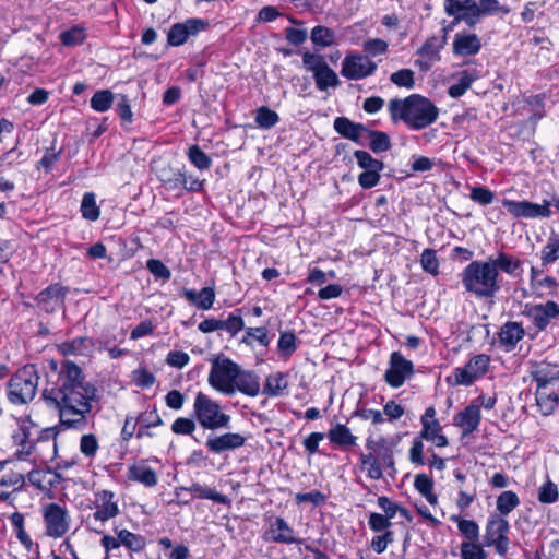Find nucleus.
Returning a JSON list of instances; mask_svg holds the SVG:
<instances>
[{
    "label": "nucleus",
    "instance_id": "nucleus-1",
    "mask_svg": "<svg viewBox=\"0 0 559 559\" xmlns=\"http://www.w3.org/2000/svg\"><path fill=\"white\" fill-rule=\"evenodd\" d=\"M43 400L58 413L63 429L84 430L93 403L99 401L97 388L86 381L82 369L73 361L61 364L56 382L43 391Z\"/></svg>",
    "mask_w": 559,
    "mask_h": 559
},
{
    "label": "nucleus",
    "instance_id": "nucleus-2",
    "mask_svg": "<svg viewBox=\"0 0 559 559\" xmlns=\"http://www.w3.org/2000/svg\"><path fill=\"white\" fill-rule=\"evenodd\" d=\"M388 111L393 123L401 121L412 131L428 128L437 121L440 112L429 98L419 94L391 99Z\"/></svg>",
    "mask_w": 559,
    "mask_h": 559
},
{
    "label": "nucleus",
    "instance_id": "nucleus-3",
    "mask_svg": "<svg viewBox=\"0 0 559 559\" xmlns=\"http://www.w3.org/2000/svg\"><path fill=\"white\" fill-rule=\"evenodd\" d=\"M461 282L464 289L476 298H493L501 289L500 273L490 258L468 263L461 273Z\"/></svg>",
    "mask_w": 559,
    "mask_h": 559
},
{
    "label": "nucleus",
    "instance_id": "nucleus-4",
    "mask_svg": "<svg viewBox=\"0 0 559 559\" xmlns=\"http://www.w3.org/2000/svg\"><path fill=\"white\" fill-rule=\"evenodd\" d=\"M39 373L36 365L27 364L17 369L7 383V397L13 405L28 404L37 393Z\"/></svg>",
    "mask_w": 559,
    "mask_h": 559
},
{
    "label": "nucleus",
    "instance_id": "nucleus-5",
    "mask_svg": "<svg viewBox=\"0 0 559 559\" xmlns=\"http://www.w3.org/2000/svg\"><path fill=\"white\" fill-rule=\"evenodd\" d=\"M192 416L204 430H219L230 427L231 417L223 411L219 402L203 392H198L192 407Z\"/></svg>",
    "mask_w": 559,
    "mask_h": 559
},
{
    "label": "nucleus",
    "instance_id": "nucleus-6",
    "mask_svg": "<svg viewBox=\"0 0 559 559\" xmlns=\"http://www.w3.org/2000/svg\"><path fill=\"white\" fill-rule=\"evenodd\" d=\"M45 534L48 537L61 538L71 528L72 519L68 508L58 502H49L41 507Z\"/></svg>",
    "mask_w": 559,
    "mask_h": 559
},
{
    "label": "nucleus",
    "instance_id": "nucleus-7",
    "mask_svg": "<svg viewBox=\"0 0 559 559\" xmlns=\"http://www.w3.org/2000/svg\"><path fill=\"white\" fill-rule=\"evenodd\" d=\"M302 64L308 72L312 73L319 91L336 88L341 85L336 72L326 63L323 56L307 51L302 55Z\"/></svg>",
    "mask_w": 559,
    "mask_h": 559
},
{
    "label": "nucleus",
    "instance_id": "nucleus-8",
    "mask_svg": "<svg viewBox=\"0 0 559 559\" xmlns=\"http://www.w3.org/2000/svg\"><path fill=\"white\" fill-rule=\"evenodd\" d=\"M238 369L239 366L229 358L215 359L209 373V384L217 392L233 395V385L237 380Z\"/></svg>",
    "mask_w": 559,
    "mask_h": 559
},
{
    "label": "nucleus",
    "instance_id": "nucleus-9",
    "mask_svg": "<svg viewBox=\"0 0 559 559\" xmlns=\"http://www.w3.org/2000/svg\"><path fill=\"white\" fill-rule=\"evenodd\" d=\"M502 205L514 218H548L552 214L550 211L551 205H554L559 211V197H555L552 202L544 200L543 204H537L526 200L514 201L503 199Z\"/></svg>",
    "mask_w": 559,
    "mask_h": 559
},
{
    "label": "nucleus",
    "instance_id": "nucleus-10",
    "mask_svg": "<svg viewBox=\"0 0 559 559\" xmlns=\"http://www.w3.org/2000/svg\"><path fill=\"white\" fill-rule=\"evenodd\" d=\"M490 356L487 354H478L473 356L464 367L455 368L448 381L453 379L452 384L469 386L476 380L484 377L489 369Z\"/></svg>",
    "mask_w": 559,
    "mask_h": 559
},
{
    "label": "nucleus",
    "instance_id": "nucleus-11",
    "mask_svg": "<svg viewBox=\"0 0 559 559\" xmlns=\"http://www.w3.org/2000/svg\"><path fill=\"white\" fill-rule=\"evenodd\" d=\"M378 69L377 62L359 52L347 53L341 64V75L350 81L371 76Z\"/></svg>",
    "mask_w": 559,
    "mask_h": 559
},
{
    "label": "nucleus",
    "instance_id": "nucleus-12",
    "mask_svg": "<svg viewBox=\"0 0 559 559\" xmlns=\"http://www.w3.org/2000/svg\"><path fill=\"white\" fill-rule=\"evenodd\" d=\"M509 531L510 524L508 520L497 515L489 518L484 535V546H493L497 554L504 557L510 545V539L508 537Z\"/></svg>",
    "mask_w": 559,
    "mask_h": 559
},
{
    "label": "nucleus",
    "instance_id": "nucleus-13",
    "mask_svg": "<svg viewBox=\"0 0 559 559\" xmlns=\"http://www.w3.org/2000/svg\"><path fill=\"white\" fill-rule=\"evenodd\" d=\"M414 374V364L407 360L400 352L390 356L389 368L384 373L385 382L392 388H400Z\"/></svg>",
    "mask_w": 559,
    "mask_h": 559
},
{
    "label": "nucleus",
    "instance_id": "nucleus-14",
    "mask_svg": "<svg viewBox=\"0 0 559 559\" xmlns=\"http://www.w3.org/2000/svg\"><path fill=\"white\" fill-rule=\"evenodd\" d=\"M522 314L528 318L538 331H544L552 320L559 319V305L552 300L545 304H526Z\"/></svg>",
    "mask_w": 559,
    "mask_h": 559
},
{
    "label": "nucleus",
    "instance_id": "nucleus-15",
    "mask_svg": "<svg viewBox=\"0 0 559 559\" xmlns=\"http://www.w3.org/2000/svg\"><path fill=\"white\" fill-rule=\"evenodd\" d=\"M69 293V287L60 283H53L40 290L35 296L36 306L45 313L51 314L57 310L64 308V301Z\"/></svg>",
    "mask_w": 559,
    "mask_h": 559
},
{
    "label": "nucleus",
    "instance_id": "nucleus-16",
    "mask_svg": "<svg viewBox=\"0 0 559 559\" xmlns=\"http://www.w3.org/2000/svg\"><path fill=\"white\" fill-rule=\"evenodd\" d=\"M447 44L445 35L431 36L426 39L420 48L417 49L416 55L418 59L415 60V66L423 72H427L431 67L440 61V51Z\"/></svg>",
    "mask_w": 559,
    "mask_h": 559
},
{
    "label": "nucleus",
    "instance_id": "nucleus-17",
    "mask_svg": "<svg viewBox=\"0 0 559 559\" xmlns=\"http://www.w3.org/2000/svg\"><path fill=\"white\" fill-rule=\"evenodd\" d=\"M209 23L202 19L191 17L182 23H175L170 26L167 34L169 46L178 47L183 45L190 36H195L206 29Z\"/></svg>",
    "mask_w": 559,
    "mask_h": 559
},
{
    "label": "nucleus",
    "instance_id": "nucleus-18",
    "mask_svg": "<svg viewBox=\"0 0 559 559\" xmlns=\"http://www.w3.org/2000/svg\"><path fill=\"white\" fill-rule=\"evenodd\" d=\"M463 8L467 11L472 23L478 24L480 19L486 15H493L497 13L508 14L510 9L506 5H500L498 0H461Z\"/></svg>",
    "mask_w": 559,
    "mask_h": 559
},
{
    "label": "nucleus",
    "instance_id": "nucleus-19",
    "mask_svg": "<svg viewBox=\"0 0 559 559\" xmlns=\"http://www.w3.org/2000/svg\"><path fill=\"white\" fill-rule=\"evenodd\" d=\"M246 437L238 432H225L222 435H210L205 447L213 454H221L227 451H234L245 445Z\"/></svg>",
    "mask_w": 559,
    "mask_h": 559
},
{
    "label": "nucleus",
    "instance_id": "nucleus-20",
    "mask_svg": "<svg viewBox=\"0 0 559 559\" xmlns=\"http://www.w3.org/2000/svg\"><path fill=\"white\" fill-rule=\"evenodd\" d=\"M264 539L286 545L302 543V539L295 537L293 527L281 516H276L270 522L269 528L264 533Z\"/></svg>",
    "mask_w": 559,
    "mask_h": 559
},
{
    "label": "nucleus",
    "instance_id": "nucleus-21",
    "mask_svg": "<svg viewBox=\"0 0 559 559\" xmlns=\"http://www.w3.org/2000/svg\"><path fill=\"white\" fill-rule=\"evenodd\" d=\"M94 503L96 511L93 518L96 521L105 523L119 514V507L111 490L104 489L95 492Z\"/></svg>",
    "mask_w": 559,
    "mask_h": 559
},
{
    "label": "nucleus",
    "instance_id": "nucleus-22",
    "mask_svg": "<svg viewBox=\"0 0 559 559\" xmlns=\"http://www.w3.org/2000/svg\"><path fill=\"white\" fill-rule=\"evenodd\" d=\"M333 128L335 132L342 138L350 140L361 146L366 145L362 140V135L368 131L367 126L352 121L349 118L341 116L334 119Z\"/></svg>",
    "mask_w": 559,
    "mask_h": 559
},
{
    "label": "nucleus",
    "instance_id": "nucleus-23",
    "mask_svg": "<svg viewBox=\"0 0 559 559\" xmlns=\"http://www.w3.org/2000/svg\"><path fill=\"white\" fill-rule=\"evenodd\" d=\"M481 420L479 405L468 404L463 411L454 416V425L462 428L463 436H468L478 429Z\"/></svg>",
    "mask_w": 559,
    "mask_h": 559
},
{
    "label": "nucleus",
    "instance_id": "nucleus-24",
    "mask_svg": "<svg viewBox=\"0 0 559 559\" xmlns=\"http://www.w3.org/2000/svg\"><path fill=\"white\" fill-rule=\"evenodd\" d=\"M464 5L461 0H444V12L447 15L453 17V20L442 28L443 35H445V37L460 22H464L469 27L475 26L474 23H472L467 11L462 9Z\"/></svg>",
    "mask_w": 559,
    "mask_h": 559
},
{
    "label": "nucleus",
    "instance_id": "nucleus-25",
    "mask_svg": "<svg viewBox=\"0 0 559 559\" xmlns=\"http://www.w3.org/2000/svg\"><path fill=\"white\" fill-rule=\"evenodd\" d=\"M32 428L19 427L12 435L13 443L16 445L14 455L19 460H27L35 450V439L32 436Z\"/></svg>",
    "mask_w": 559,
    "mask_h": 559
},
{
    "label": "nucleus",
    "instance_id": "nucleus-26",
    "mask_svg": "<svg viewBox=\"0 0 559 559\" xmlns=\"http://www.w3.org/2000/svg\"><path fill=\"white\" fill-rule=\"evenodd\" d=\"M128 479L140 483L147 488H152L158 483L156 472L147 465L145 460H141L129 466Z\"/></svg>",
    "mask_w": 559,
    "mask_h": 559
},
{
    "label": "nucleus",
    "instance_id": "nucleus-27",
    "mask_svg": "<svg viewBox=\"0 0 559 559\" xmlns=\"http://www.w3.org/2000/svg\"><path fill=\"white\" fill-rule=\"evenodd\" d=\"M233 389L234 393L239 391L245 395L254 397L261 390L260 377L254 371L242 370L239 367L237 380L235 381Z\"/></svg>",
    "mask_w": 559,
    "mask_h": 559
},
{
    "label": "nucleus",
    "instance_id": "nucleus-28",
    "mask_svg": "<svg viewBox=\"0 0 559 559\" xmlns=\"http://www.w3.org/2000/svg\"><path fill=\"white\" fill-rule=\"evenodd\" d=\"M525 330L521 323L515 321L506 322L498 332L500 345L510 352L515 348L516 344L524 337Z\"/></svg>",
    "mask_w": 559,
    "mask_h": 559
},
{
    "label": "nucleus",
    "instance_id": "nucleus-29",
    "mask_svg": "<svg viewBox=\"0 0 559 559\" xmlns=\"http://www.w3.org/2000/svg\"><path fill=\"white\" fill-rule=\"evenodd\" d=\"M326 437L335 448L343 451L352 449L357 442V437L352 433L350 429L340 423L329 429Z\"/></svg>",
    "mask_w": 559,
    "mask_h": 559
},
{
    "label": "nucleus",
    "instance_id": "nucleus-30",
    "mask_svg": "<svg viewBox=\"0 0 559 559\" xmlns=\"http://www.w3.org/2000/svg\"><path fill=\"white\" fill-rule=\"evenodd\" d=\"M453 53L461 57L475 56L481 48L480 38L476 34H456L452 44Z\"/></svg>",
    "mask_w": 559,
    "mask_h": 559
},
{
    "label": "nucleus",
    "instance_id": "nucleus-31",
    "mask_svg": "<svg viewBox=\"0 0 559 559\" xmlns=\"http://www.w3.org/2000/svg\"><path fill=\"white\" fill-rule=\"evenodd\" d=\"M31 485L40 490H50L56 488L61 481V475L50 468L33 469L27 474Z\"/></svg>",
    "mask_w": 559,
    "mask_h": 559
},
{
    "label": "nucleus",
    "instance_id": "nucleus-32",
    "mask_svg": "<svg viewBox=\"0 0 559 559\" xmlns=\"http://www.w3.org/2000/svg\"><path fill=\"white\" fill-rule=\"evenodd\" d=\"M181 491L191 492L193 495V498L209 499L213 502L225 504V506L230 504V499L227 496L222 495L212 488L202 486L199 483H193L190 487L181 486V487L176 488V490H175L176 496L178 497L179 492H181Z\"/></svg>",
    "mask_w": 559,
    "mask_h": 559
},
{
    "label": "nucleus",
    "instance_id": "nucleus-33",
    "mask_svg": "<svg viewBox=\"0 0 559 559\" xmlns=\"http://www.w3.org/2000/svg\"><path fill=\"white\" fill-rule=\"evenodd\" d=\"M490 261L493 263L497 272L501 271L513 277H520L523 273V262L506 252H499L495 259L490 258Z\"/></svg>",
    "mask_w": 559,
    "mask_h": 559
},
{
    "label": "nucleus",
    "instance_id": "nucleus-34",
    "mask_svg": "<svg viewBox=\"0 0 559 559\" xmlns=\"http://www.w3.org/2000/svg\"><path fill=\"white\" fill-rule=\"evenodd\" d=\"M182 295L185 298L195 305L199 309L209 310L213 307L215 301L214 285L202 288L199 293L193 289H183Z\"/></svg>",
    "mask_w": 559,
    "mask_h": 559
},
{
    "label": "nucleus",
    "instance_id": "nucleus-35",
    "mask_svg": "<svg viewBox=\"0 0 559 559\" xmlns=\"http://www.w3.org/2000/svg\"><path fill=\"white\" fill-rule=\"evenodd\" d=\"M366 448L372 451L374 455H378L386 467H394L393 450L384 437H380L377 440L370 437L367 438Z\"/></svg>",
    "mask_w": 559,
    "mask_h": 559
},
{
    "label": "nucleus",
    "instance_id": "nucleus-36",
    "mask_svg": "<svg viewBox=\"0 0 559 559\" xmlns=\"http://www.w3.org/2000/svg\"><path fill=\"white\" fill-rule=\"evenodd\" d=\"M536 402L544 415H550L559 404V394L550 386L536 390Z\"/></svg>",
    "mask_w": 559,
    "mask_h": 559
},
{
    "label": "nucleus",
    "instance_id": "nucleus-37",
    "mask_svg": "<svg viewBox=\"0 0 559 559\" xmlns=\"http://www.w3.org/2000/svg\"><path fill=\"white\" fill-rule=\"evenodd\" d=\"M25 485V477L22 473L11 472L0 480V500L7 501L11 495Z\"/></svg>",
    "mask_w": 559,
    "mask_h": 559
},
{
    "label": "nucleus",
    "instance_id": "nucleus-38",
    "mask_svg": "<svg viewBox=\"0 0 559 559\" xmlns=\"http://www.w3.org/2000/svg\"><path fill=\"white\" fill-rule=\"evenodd\" d=\"M421 430L419 435L425 440L431 439L433 436L442 431L440 421L436 418V409L433 406L426 408L425 413L420 417Z\"/></svg>",
    "mask_w": 559,
    "mask_h": 559
},
{
    "label": "nucleus",
    "instance_id": "nucleus-39",
    "mask_svg": "<svg viewBox=\"0 0 559 559\" xmlns=\"http://www.w3.org/2000/svg\"><path fill=\"white\" fill-rule=\"evenodd\" d=\"M533 380L536 381L537 388L551 385L559 380V371L557 366L547 362H540L532 371Z\"/></svg>",
    "mask_w": 559,
    "mask_h": 559
},
{
    "label": "nucleus",
    "instance_id": "nucleus-40",
    "mask_svg": "<svg viewBox=\"0 0 559 559\" xmlns=\"http://www.w3.org/2000/svg\"><path fill=\"white\" fill-rule=\"evenodd\" d=\"M287 388V374L280 371L266 377L262 393L275 397L282 395Z\"/></svg>",
    "mask_w": 559,
    "mask_h": 559
},
{
    "label": "nucleus",
    "instance_id": "nucleus-41",
    "mask_svg": "<svg viewBox=\"0 0 559 559\" xmlns=\"http://www.w3.org/2000/svg\"><path fill=\"white\" fill-rule=\"evenodd\" d=\"M478 79L476 71L463 70L459 73L457 82L452 84L448 94L452 98H459L466 93L472 84Z\"/></svg>",
    "mask_w": 559,
    "mask_h": 559
},
{
    "label": "nucleus",
    "instance_id": "nucleus-42",
    "mask_svg": "<svg viewBox=\"0 0 559 559\" xmlns=\"http://www.w3.org/2000/svg\"><path fill=\"white\" fill-rule=\"evenodd\" d=\"M366 134L369 139L368 147L374 154L384 153L391 150L392 143L386 132L368 128Z\"/></svg>",
    "mask_w": 559,
    "mask_h": 559
},
{
    "label": "nucleus",
    "instance_id": "nucleus-43",
    "mask_svg": "<svg viewBox=\"0 0 559 559\" xmlns=\"http://www.w3.org/2000/svg\"><path fill=\"white\" fill-rule=\"evenodd\" d=\"M539 257L543 267H548L559 260V235L552 233L549 236L547 243L539 252Z\"/></svg>",
    "mask_w": 559,
    "mask_h": 559
},
{
    "label": "nucleus",
    "instance_id": "nucleus-44",
    "mask_svg": "<svg viewBox=\"0 0 559 559\" xmlns=\"http://www.w3.org/2000/svg\"><path fill=\"white\" fill-rule=\"evenodd\" d=\"M414 487L429 504L435 506L438 502V497L433 492V479L427 474H417L414 479Z\"/></svg>",
    "mask_w": 559,
    "mask_h": 559
},
{
    "label": "nucleus",
    "instance_id": "nucleus-45",
    "mask_svg": "<svg viewBox=\"0 0 559 559\" xmlns=\"http://www.w3.org/2000/svg\"><path fill=\"white\" fill-rule=\"evenodd\" d=\"M118 537L120 538L122 546L127 547L133 552H141L146 547V538L143 535L132 533L126 528L116 530Z\"/></svg>",
    "mask_w": 559,
    "mask_h": 559
},
{
    "label": "nucleus",
    "instance_id": "nucleus-46",
    "mask_svg": "<svg viewBox=\"0 0 559 559\" xmlns=\"http://www.w3.org/2000/svg\"><path fill=\"white\" fill-rule=\"evenodd\" d=\"M299 341L293 331H280L277 350L282 358H289L298 348Z\"/></svg>",
    "mask_w": 559,
    "mask_h": 559
},
{
    "label": "nucleus",
    "instance_id": "nucleus-47",
    "mask_svg": "<svg viewBox=\"0 0 559 559\" xmlns=\"http://www.w3.org/2000/svg\"><path fill=\"white\" fill-rule=\"evenodd\" d=\"M158 178L167 190H177L186 183V169L182 167L180 169H169L168 171L163 170Z\"/></svg>",
    "mask_w": 559,
    "mask_h": 559
},
{
    "label": "nucleus",
    "instance_id": "nucleus-48",
    "mask_svg": "<svg viewBox=\"0 0 559 559\" xmlns=\"http://www.w3.org/2000/svg\"><path fill=\"white\" fill-rule=\"evenodd\" d=\"M450 521L457 524L459 532L467 539L466 542H478L479 526L474 520H466L452 514Z\"/></svg>",
    "mask_w": 559,
    "mask_h": 559
},
{
    "label": "nucleus",
    "instance_id": "nucleus-49",
    "mask_svg": "<svg viewBox=\"0 0 559 559\" xmlns=\"http://www.w3.org/2000/svg\"><path fill=\"white\" fill-rule=\"evenodd\" d=\"M92 346L93 341L90 337L81 336L63 342L60 349L64 355H84Z\"/></svg>",
    "mask_w": 559,
    "mask_h": 559
},
{
    "label": "nucleus",
    "instance_id": "nucleus-50",
    "mask_svg": "<svg viewBox=\"0 0 559 559\" xmlns=\"http://www.w3.org/2000/svg\"><path fill=\"white\" fill-rule=\"evenodd\" d=\"M114 93L110 90L96 91L91 100V108L97 112H105L109 110L114 104Z\"/></svg>",
    "mask_w": 559,
    "mask_h": 559
},
{
    "label": "nucleus",
    "instance_id": "nucleus-51",
    "mask_svg": "<svg viewBox=\"0 0 559 559\" xmlns=\"http://www.w3.org/2000/svg\"><path fill=\"white\" fill-rule=\"evenodd\" d=\"M82 217L95 222L100 215V210L96 204V197L94 192L84 193L80 207Z\"/></svg>",
    "mask_w": 559,
    "mask_h": 559
},
{
    "label": "nucleus",
    "instance_id": "nucleus-52",
    "mask_svg": "<svg viewBox=\"0 0 559 559\" xmlns=\"http://www.w3.org/2000/svg\"><path fill=\"white\" fill-rule=\"evenodd\" d=\"M189 162L199 170H207L212 166V158L205 154L197 144L191 145L187 151Z\"/></svg>",
    "mask_w": 559,
    "mask_h": 559
},
{
    "label": "nucleus",
    "instance_id": "nucleus-53",
    "mask_svg": "<svg viewBox=\"0 0 559 559\" xmlns=\"http://www.w3.org/2000/svg\"><path fill=\"white\" fill-rule=\"evenodd\" d=\"M280 121V116L276 111L266 106H261L255 111L254 122L261 129L267 130L273 128Z\"/></svg>",
    "mask_w": 559,
    "mask_h": 559
},
{
    "label": "nucleus",
    "instance_id": "nucleus-54",
    "mask_svg": "<svg viewBox=\"0 0 559 559\" xmlns=\"http://www.w3.org/2000/svg\"><path fill=\"white\" fill-rule=\"evenodd\" d=\"M354 157L357 162V165L364 170L382 171L384 169V163L372 157L371 154L367 151L356 150L354 152Z\"/></svg>",
    "mask_w": 559,
    "mask_h": 559
},
{
    "label": "nucleus",
    "instance_id": "nucleus-55",
    "mask_svg": "<svg viewBox=\"0 0 559 559\" xmlns=\"http://www.w3.org/2000/svg\"><path fill=\"white\" fill-rule=\"evenodd\" d=\"M520 504V499L514 491L508 490L500 493L497 498V510L500 515L506 516Z\"/></svg>",
    "mask_w": 559,
    "mask_h": 559
},
{
    "label": "nucleus",
    "instance_id": "nucleus-56",
    "mask_svg": "<svg viewBox=\"0 0 559 559\" xmlns=\"http://www.w3.org/2000/svg\"><path fill=\"white\" fill-rule=\"evenodd\" d=\"M545 102L546 95L544 93L531 95L525 98V103L531 106V121L537 122L546 116Z\"/></svg>",
    "mask_w": 559,
    "mask_h": 559
},
{
    "label": "nucleus",
    "instance_id": "nucleus-57",
    "mask_svg": "<svg viewBox=\"0 0 559 559\" xmlns=\"http://www.w3.org/2000/svg\"><path fill=\"white\" fill-rule=\"evenodd\" d=\"M311 40L316 46L330 47L335 44V33L329 27L318 25L311 31Z\"/></svg>",
    "mask_w": 559,
    "mask_h": 559
},
{
    "label": "nucleus",
    "instance_id": "nucleus-58",
    "mask_svg": "<svg viewBox=\"0 0 559 559\" xmlns=\"http://www.w3.org/2000/svg\"><path fill=\"white\" fill-rule=\"evenodd\" d=\"M10 523L16 534L17 539L22 545H24L27 549H31L33 545V540L31 536L24 530V515L20 512H14L10 516Z\"/></svg>",
    "mask_w": 559,
    "mask_h": 559
},
{
    "label": "nucleus",
    "instance_id": "nucleus-59",
    "mask_svg": "<svg viewBox=\"0 0 559 559\" xmlns=\"http://www.w3.org/2000/svg\"><path fill=\"white\" fill-rule=\"evenodd\" d=\"M134 418L138 423V426L142 428H155L164 425V421L155 406L141 412Z\"/></svg>",
    "mask_w": 559,
    "mask_h": 559
},
{
    "label": "nucleus",
    "instance_id": "nucleus-60",
    "mask_svg": "<svg viewBox=\"0 0 559 559\" xmlns=\"http://www.w3.org/2000/svg\"><path fill=\"white\" fill-rule=\"evenodd\" d=\"M197 425L199 424L193 416L178 417L173 421L170 429L171 432L177 436H192L197 429Z\"/></svg>",
    "mask_w": 559,
    "mask_h": 559
},
{
    "label": "nucleus",
    "instance_id": "nucleus-61",
    "mask_svg": "<svg viewBox=\"0 0 559 559\" xmlns=\"http://www.w3.org/2000/svg\"><path fill=\"white\" fill-rule=\"evenodd\" d=\"M253 340H255L262 346H269L271 340L267 335V329L264 326L248 328L243 337L241 338V343L251 346Z\"/></svg>",
    "mask_w": 559,
    "mask_h": 559
},
{
    "label": "nucleus",
    "instance_id": "nucleus-62",
    "mask_svg": "<svg viewBox=\"0 0 559 559\" xmlns=\"http://www.w3.org/2000/svg\"><path fill=\"white\" fill-rule=\"evenodd\" d=\"M484 545L478 542H462L460 550L462 559H487Z\"/></svg>",
    "mask_w": 559,
    "mask_h": 559
},
{
    "label": "nucleus",
    "instance_id": "nucleus-63",
    "mask_svg": "<svg viewBox=\"0 0 559 559\" xmlns=\"http://www.w3.org/2000/svg\"><path fill=\"white\" fill-rule=\"evenodd\" d=\"M559 499L558 487L551 480L544 483L538 489V501L544 504H551Z\"/></svg>",
    "mask_w": 559,
    "mask_h": 559
},
{
    "label": "nucleus",
    "instance_id": "nucleus-64",
    "mask_svg": "<svg viewBox=\"0 0 559 559\" xmlns=\"http://www.w3.org/2000/svg\"><path fill=\"white\" fill-rule=\"evenodd\" d=\"M224 330L227 331L231 336H235L238 332L243 330L245 321L241 317V309H236L229 313L226 320H223Z\"/></svg>",
    "mask_w": 559,
    "mask_h": 559
}]
</instances>
